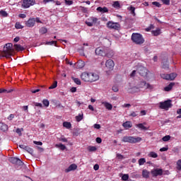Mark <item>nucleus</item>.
Listing matches in <instances>:
<instances>
[{
  "label": "nucleus",
  "mask_w": 181,
  "mask_h": 181,
  "mask_svg": "<svg viewBox=\"0 0 181 181\" xmlns=\"http://www.w3.org/2000/svg\"><path fill=\"white\" fill-rule=\"evenodd\" d=\"M13 52L14 49L13 48L12 43L6 44L3 52V56L4 57H9V56H12L13 54Z\"/></svg>",
  "instance_id": "f257e3e1"
},
{
  "label": "nucleus",
  "mask_w": 181,
  "mask_h": 181,
  "mask_svg": "<svg viewBox=\"0 0 181 181\" xmlns=\"http://www.w3.org/2000/svg\"><path fill=\"white\" fill-rule=\"evenodd\" d=\"M122 142H128L129 144H137V142L142 141V138L126 136L122 138Z\"/></svg>",
  "instance_id": "f03ea898"
},
{
  "label": "nucleus",
  "mask_w": 181,
  "mask_h": 181,
  "mask_svg": "<svg viewBox=\"0 0 181 181\" xmlns=\"http://www.w3.org/2000/svg\"><path fill=\"white\" fill-rule=\"evenodd\" d=\"M37 23H42V21L39 17L30 18L27 21H25V26L27 28H33Z\"/></svg>",
  "instance_id": "7ed1b4c3"
},
{
  "label": "nucleus",
  "mask_w": 181,
  "mask_h": 181,
  "mask_svg": "<svg viewBox=\"0 0 181 181\" xmlns=\"http://www.w3.org/2000/svg\"><path fill=\"white\" fill-rule=\"evenodd\" d=\"M132 40L134 43H136V45H142V43L145 42V40H144V37L139 33H133L132 35Z\"/></svg>",
  "instance_id": "20e7f679"
},
{
  "label": "nucleus",
  "mask_w": 181,
  "mask_h": 181,
  "mask_svg": "<svg viewBox=\"0 0 181 181\" xmlns=\"http://www.w3.org/2000/svg\"><path fill=\"white\" fill-rule=\"evenodd\" d=\"M158 105L161 110H165V111H168L169 108H172V101L168 100L164 102H160Z\"/></svg>",
  "instance_id": "39448f33"
},
{
  "label": "nucleus",
  "mask_w": 181,
  "mask_h": 181,
  "mask_svg": "<svg viewBox=\"0 0 181 181\" xmlns=\"http://www.w3.org/2000/svg\"><path fill=\"white\" fill-rule=\"evenodd\" d=\"M33 5H36V0H23L21 8H23V9H28V8L33 6Z\"/></svg>",
  "instance_id": "423d86ee"
},
{
  "label": "nucleus",
  "mask_w": 181,
  "mask_h": 181,
  "mask_svg": "<svg viewBox=\"0 0 181 181\" xmlns=\"http://www.w3.org/2000/svg\"><path fill=\"white\" fill-rule=\"evenodd\" d=\"M97 23H98V18L97 17H89L86 21V25L89 27L95 26Z\"/></svg>",
  "instance_id": "0eeeda50"
},
{
  "label": "nucleus",
  "mask_w": 181,
  "mask_h": 181,
  "mask_svg": "<svg viewBox=\"0 0 181 181\" xmlns=\"http://www.w3.org/2000/svg\"><path fill=\"white\" fill-rule=\"evenodd\" d=\"M161 78H163L164 80H168L170 81H173L177 77V74L176 73H172L170 74H163L160 75Z\"/></svg>",
  "instance_id": "6e6552de"
},
{
  "label": "nucleus",
  "mask_w": 181,
  "mask_h": 181,
  "mask_svg": "<svg viewBox=\"0 0 181 181\" xmlns=\"http://www.w3.org/2000/svg\"><path fill=\"white\" fill-rule=\"evenodd\" d=\"M107 48L105 47H100L95 49V54L98 56H107Z\"/></svg>",
  "instance_id": "1a4fd4ad"
},
{
  "label": "nucleus",
  "mask_w": 181,
  "mask_h": 181,
  "mask_svg": "<svg viewBox=\"0 0 181 181\" xmlns=\"http://www.w3.org/2000/svg\"><path fill=\"white\" fill-rule=\"evenodd\" d=\"M139 87V88H146V90H153V86L145 81L140 82Z\"/></svg>",
  "instance_id": "9d476101"
},
{
  "label": "nucleus",
  "mask_w": 181,
  "mask_h": 181,
  "mask_svg": "<svg viewBox=\"0 0 181 181\" xmlns=\"http://www.w3.org/2000/svg\"><path fill=\"white\" fill-rule=\"evenodd\" d=\"M114 66H115V64L114 63V61L112 59H108L105 62V67L107 70L109 71H111V70L114 69Z\"/></svg>",
  "instance_id": "9b49d317"
},
{
  "label": "nucleus",
  "mask_w": 181,
  "mask_h": 181,
  "mask_svg": "<svg viewBox=\"0 0 181 181\" xmlns=\"http://www.w3.org/2000/svg\"><path fill=\"white\" fill-rule=\"evenodd\" d=\"M107 26L109 29H115V30L119 29V24L118 23H114L112 21H109L107 23Z\"/></svg>",
  "instance_id": "f8f14e48"
},
{
  "label": "nucleus",
  "mask_w": 181,
  "mask_h": 181,
  "mask_svg": "<svg viewBox=\"0 0 181 181\" xmlns=\"http://www.w3.org/2000/svg\"><path fill=\"white\" fill-rule=\"evenodd\" d=\"M100 79V76L98 74L95 73L90 72V78H89V83H94V81H97Z\"/></svg>",
  "instance_id": "ddd939ff"
},
{
  "label": "nucleus",
  "mask_w": 181,
  "mask_h": 181,
  "mask_svg": "<svg viewBox=\"0 0 181 181\" xmlns=\"http://www.w3.org/2000/svg\"><path fill=\"white\" fill-rule=\"evenodd\" d=\"M81 80H83V81L90 83V72H83V74H81Z\"/></svg>",
  "instance_id": "4468645a"
},
{
  "label": "nucleus",
  "mask_w": 181,
  "mask_h": 181,
  "mask_svg": "<svg viewBox=\"0 0 181 181\" xmlns=\"http://www.w3.org/2000/svg\"><path fill=\"white\" fill-rule=\"evenodd\" d=\"M137 71L141 76H146L148 74V69L144 66L139 67Z\"/></svg>",
  "instance_id": "2eb2a0df"
},
{
  "label": "nucleus",
  "mask_w": 181,
  "mask_h": 181,
  "mask_svg": "<svg viewBox=\"0 0 181 181\" xmlns=\"http://www.w3.org/2000/svg\"><path fill=\"white\" fill-rule=\"evenodd\" d=\"M162 173H163V170H162V169L156 168L151 170V175L153 176H160L162 175Z\"/></svg>",
  "instance_id": "dca6fc26"
},
{
  "label": "nucleus",
  "mask_w": 181,
  "mask_h": 181,
  "mask_svg": "<svg viewBox=\"0 0 181 181\" xmlns=\"http://www.w3.org/2000/svg\"><path fill=\"white\" fill-rule=\"evenodd\" d=\"M77 169V165L74 163L69 166V168L65 169L66 173H69V172H71L73 170H76Z\"/></svg>",
  "instance_id": "f3484780"
},
{
  "label": "nucleus",
  "mask_w": 181,
  "mask_h": 181,
  "mask_svg": "<svg viewBox=\"0 0 181 181\" xmlns=\"http://www.w3.org/2000/svg\"><path fill=\"white\" fill-rule=\"evenodd\" d=\"M96 11H98V12H100L101 13H107L108 8L107 7L99 6L97 8Z\"/></svg>",
  "instance_id": "a211bd4d"
},
{
  "label": "nucleus",
  "mask_w": 181,
  "mask_h": 181,
  "mask_svg": "<svg viewBox=\"0 0 181 181\" xmlns=\"http://www.w3.org/2000/svg\"><path fill=\"white\" fill-rule=\"evenodd\" d=\"M103 105L105 107L106 110H109V111H111L112 110V105L110 104L108 102H102Z\"/></svg>",
  "instance_id": "6ab92c4d"
},
{
  "label": "nucleus",
  "mask_w": 181,
  "mask_h": 181,
  "mask_svg": "<svg viewBox=\"0 0 181 181\" xmlns=\"http://www.w3.org/2000/svg\"><path fill=\"white\" fill-rule=\"evenodd\" d=\"M75 66L76 69H83V67L85 66V64L83 61H78V62L75 63Z\"/></svg>",
  "instance_id": "aec40b11"
},
{
  "label": "nucleus",
  "mask_w": 181,
  "mask_h": 181,
  "mask_svg": "<svg viewBox=\"0 0 181 181\" xmlns=\"http://www.w3.org/2000/svg\"><path fill=\"white\" fill-rule=\"evenodd\" d=\"M122 125L125 129H129V128H132V123L129 121L123 123Z\"/></svg>",
  "instance_id": "412c9836"
},
{
  "label": "nucleus",
  "mask_w": 181,
  "mask_h": 181,
  "mask_svg": "<svg viewBox=\"0 0 181 181\" xmlns=\"http://www.w3.org/2000/svg\"><path fill=\"white\" fill-rule=\"evenodd\" d=\"M173 86H175V83L172 82L168 86L164 88V91H170L172 88H173Z\"/></svg>",
  "instance_id": "4be33fe9"
},
{
  "label": "nucleus",
  "mask_w": 181,
  "mask_h": 181,
  "mask_svg": "<svg viewBox=\"0 0 181 181\" xmlns=\"http://www.w3.org/2000/svg\"><path fill=\"white\" fill-rule=\"evenodd\" d=\"M0 129L1 131H4V132L8 131V125L5 124L4 123L0 122Z\"/></svg>",
  "instance_id": "5701e85b"
},
{
  "label": "nucleus",
  "mask_w": 181,
  "mask_h": 181,
  "mask_svg": "<svg viewBox=\"0 0 181 181\" xmlns=\"http://www.w3.org/2000/svg\"><path fill=\"white\" fill-rule=\"evenodd\" d=\"M145 125H146V123H140L136 124V127L138 128H139L140 129H143L144 131H146V129H148V127H145Z\"/></svg>",
  "instance_id": "b1692460"
},
{
  "label": "nucleus",
  "mask_w": 181,
  "mask_h": 181,
  "mask_svg": "<svg viewBox=\"0 0 181 181\" xmlns=\"http://www.w3.org/2000/svg\"><path fill=\"white\" fill-rule=\"evenodd\" d=\"M14 49L15 50H16L17 52H22L24 50L23 47H22L21 45H14Z\"/></svg>",
  "instance_id": "393cba45"
},
{
  "label": "nucleus",
  "mask_w": 181,
  "mask_h": 181,
  "mask_svg": "<svg viewBox=\"0 0 181 181\" xmlns=\"http://www.w3.org/2000/svg\"><path fill=\"white\" fill-rule=\"evenodd\" d=\"M112 6L116 9H119V8H121V4H119V1H114Z\"/></svg>",
  "instance_id": "a878e982"
},
{
  "label": "nucleus",
  "mask_w": 181,
  "mask_h": 181,
  "mask_svg": "<svg viewBox=\"0 0 181 181\" xmlns=\"http://www.w3.org/2000/svg\"><path fill=\"white\" fill-rule=\"evenodd\" d=\"M75 118H76L77 122H80V121H81L84 118V115L83 113L79 114L78 116H76Z\"/></svg>",
  "instance_id": "bb28decb"
},
{
  "label": "nucleus",
  "mask_w": 181,
  "mask_h": 181,
  "mask_svg": "<svg viewBox=\"0 0 181 181\" xmlns=\"http://www.w3.org/2000/svg\"><path fill=\"white\" fill-rule=\"evenodd\" d=\"M63 127H64V128H66V129H70V128H71V123L69 122H64L63 123Z\"/></svg>",
  "instance_id": "cd10ccee"
},
{
  "label": "nucleus",
  "mask_w": 181,
  "mask_h": 181,
  "mask_svg": "<svg viewBox=\"0 0 181 181\" xmlns=\"http://www.w3.org/2000/svg\"><path fill=\"white\" fill-rule=\"evenodd\" d=\"M39 33H40V35H45V33H47V28H46L45 27H42L39 30Z\"/></svg>",
  "instance_id": "c85d7f7f"
},
{
  "label": "nucleus",
  "mask_w": 181,
  "mask_h": 181,
  "mask_svg": "<svg viewBox=\"0 0 181 181\" xmlns=\"http://www.w3.org/2000/svg\"><path fill=\"white\" fill-rule=\"evenodd\" d=\"M142 176H143V177H145L146 179L149 177V172L146 170H143Z\"/></svg>",
  "instance_id": "c756f323"
},
{
  "label": "nucleus",
  "mask_w": 181,
  "mask_h": 181,
  "mask_svg": "<svg viewBox=\"0 0 181 181\" xmlns=\"http://www.w3.org/2000/svg\"><path fill=\"white\" fill-rule=\"evenodd\" d=\"M148 156H149V158H158V153L153 152V151H151Z\"/></svg>",
  "instance_id": "7c9ffc66"
},
{
  "label": "nucleus",
  "mask_w": 181,
  "mask_h": 181,
  "mask_svg": "<svg viewBox=\"0 0 181 181\" xmlns=\"http://www.w3.org/2000/svg\"><path fill=\"white\" fill-rule=\"evenodd\" d=\"M55 146L56 148H59V149H61V151H64V149H66V146L62 144H56Z\"/></svg>",
  "instance_id": "2f4dec72"
},
{
  "label": "nucleus",
  "mask_w": 181,
  "mask_h": 181,
  "mask_svg": "<svg viewBox=\"0 0 181 181\" xmlns=\"http://www.w3.org/2000/svg\"><path fill=\"white\" fill-rule=\"evenodd\" d=\"M12 91H13V89H9V90H6L4 88H0V94H2V93H12Z\"/></svg>",
  "instance_id": "473e14b6"
},
{
  "label": "nucleus",
  "mask_w": 181,
  "mask_h": 181,
  "mask_svg": "<svg viewBox=\"0 0 181 181\" xmlns=\"http://www.w3.org/2000/svg\"><path fill=\"white\" fill-rule=\"evenodd\" d=\"M11 162H12L13 163H18V162L19 163H22V161L19 159V158H11L10 159Z\"/></svg>",
  "instance_id": "72a5a7b5"
},
{
  "label": "nucleus",
  "mask_w": 181,
  "mask_h": 181,
  "mask_svg": "<svg viewBox=\"0 0 181 181\" xmlns=\"http://www.w3.org/2000/svg\"><path fill=\"white\" fill-rule=\"evenodd\" d=\"M88 151H89V152H95V151H97V147L89 146H88Z\"/></svg>",
  "instance_id": "f704fd0d"
},
{
  "label": "nucleus",
  "mask_w": 181,
  "mask_h": 181,
  "mask_svg": "<svg viewBox=\"0 0 181 181\" xmlns=\"http://www.w3.org/2000/svg\"><path fill=\"white\" fill-rule=\"evenodd\" d=\"M57 87V81H54V83L49 87V90H53Z\"/></svg>",
  "instance_id": "c9c22d12"
},
{
  "label": "nucleus",
  "mask_w": 181,
  "mask_h": 181,
  "mask_svg": "<svg viewBox=\"0 0 181 181\" xmlns=\"http://www.w3.org/2000/svg\"><path fill=\"white\" fill-rule=\"evenodd\" d=\"M0 15H1V16H3V18H6V17H8V13H7L6 11H4V10H1V11H0Z\"/></svg>",
  "instance_id": "e433bc0d"
},
{
  "label": "nucleus",
  "mask_w": 181,
  "mask_h": 181,
  "mask_svg": "<svg viewBox=\"0 0 181 181\" xmlns=\"http://www.w3.org/2000/svg\"><path fill=\"white\" fill-rule=\"evenodd\" d=\"M16 29H23V25H21V23L17 22L15 24Z\"/></svg>",
  "instance_id": "4c0bfd02"
},
{
  "label": "nucleus",
  "mask_w": 181,
  "mask_h": 181,
  "mask_svg": "<svg viewBox=\"0 0 181 181\" xmlns=\"http://www.w3.org/2000/svg\"><path fill=\"white\" fill-rule=\"evenodd\" d=\"M129 11H130L131 13L135 16V7L131 6L128 8Z\"/></svg>",
  "instance_id": "58836bf2"
},
{
  "label": "nucleus",
  "mask_w": 181,
  "mask_h": 181,
  "mask_svg": "<svg viewBox=\"0 0 181 181\" xmlns=\"http://www.w3.org/2000/svg\"><path fill=\"white\" fill-rule=\"evenodd\" d=\"M128 179H129V175L128 174H124L122 177V180L128 181Z\"/></svg>",
  "instance_id": "ea45409f"
},
{
  "label": "nucleus",
  "mask_w": 181,
  "mask_h": 181,
  "mask_svg": "<svg viewBox=\"0 0 181 181\" xmlns=\"http://www.w3.org/2000/svg\"><path fill=\"white\" fill-rule=\"evenodd\" d=\"M153 35H154V36H158L159 35H160V29H157L156 30L152 31Z\"/></svg>",
  "instance_id": "a19ab883"
},
{
  "label": "nucleus",
  "mask_w": 181,
  "mask_h": 181,
  "mask_svg": "<svg viewBox=\"0 0 181 181\" xmlns=\"http://www.w3.org/2000/svg\"><path fill=\"white\" fill-rule=\"evenodd\" d=\"M162 139L163 142H168V141L170 140V135L165 136L164 137H163Z\"/></svg>",
  "instance_id": "79ce46f5"
},
{
  "label": "nucleus",
  "mask_w": 181,
  "mask_h": 181,
  "mask_svg": "<svg viewBox=\"0 0 181 181\" xmlns=\"http://www.w3.org/2000/svg\"><path fill=\"white\" fill-rule=\"evenodd\" d=\"M177 170H181V159L177 161Z\"/></svg>",
  "instance_id": "37998d69"
},
{
  "label": "nucleus",
  "mask_w": 181,
  "mask_h": 181,
  "mask_svg": "<svg viewBox=\"0 0 181 181\" xmlns=\"http://www.w3.org/2000/svg\"><path fill=\"white\" fill-rule=\"evenodd\" d=\"M146 162V160H145V158H140L139 160V165L141 166L144 165Z\"/></svg>",
  "instance_id": "c03bdc74"
},
{
  "label": "nucleus",
  "mask_w": 181,
  "mask_h": 181,
  "mask_svg": "<svg viewBox=\"0 0 181 181\" xmlns=\"http://www.w3.org/2000/svg\"><path fill=\"white\" fill-rule=\"evenodd\" d=\"M25 151H27L28 153H33V149L30 148L29 146L25 147Z\"/></svg>",
  "instance_id": "a18cd8bd"
},
{
  "label": "nucleus",
  "mask_w": 181,
  "mask_h": 181,
  "mask_svg": "<svg viewBox=\"0 0 181 181\" xmlns=\"http://www.w3.org/2000/svg\"><path fill=\"white\" fill-rule=\"evenodd\" d=\"M57 44V41H50V42H47L45 43V45H50V46H52V45H54L56 46Z\"/></svg>",
  "instance_id": "49530a36"
},
{
  "label": "nucleus",
  "mask_w": 181,
  "mask_h": 181,
  "mask_svg": "<svg viewBox=\"0 0 181 181\" xmlns=\"http://www.w3.org/2000/svg\"><path fill=\"white\" fill-rule=\"evenodd\" d=\"M152 5H154L157 8H160V6H162V5L160 4H159V2H158V1H153L152 3Z\"/></svg>",
  "instance_id": "de8ad7c7"
},
{
  "label": "nucleus",
  "mask_w": 181,
  "mask_h": 181,
  "mask_svg": "<svg viewBox=\"0 0 181 181\" xmlns=\"http://www.w3.org/2000/svg\"><path fill=\"white\" fill-rule=\"evenodd\" d=\"M42 103H43V105H44L45 107H49V104H50V103H49V100H44L42 101Z\"/></svg>",
  "instance_id": "09e8293b"
},
{
  "label": "nucleus",
  "mask_w": 181,
  "mask_h": 181,
  "mask_svg": "<svg viewBox=\"0 0 181 181\" xmlns=\"http://www.w3.org/2000/svg\"><path fill=\"white\" fill-rule=\"evenodd\" d=\"M74 83H76V84H77L78 86H80V84H81V81H80V79L75 78H74Z\"/></svg>",
  "instance_id": "8fccbe9b"
},
{
  "label": "nucleus",
  "mask_w": 181,
  "mask_h": 181,
  "mask_svg": "<svg viewBox=\"0 0 181 181\" xmlns=\"http://www.w3.org/2000/svg\"><path fill=\"white\" fill-rule=\"evenodd\" d=\"M164 5H170V0H161Z\"/></svg>",
  "instance_id": "3c124183"
},
{
  "label": "nucleus",
  "mask_w": 181,
  "mask_h": 181,
  "mask_svg": "<svg viewBox=\"0 0 181 181\" xmlns=\"http://www.w3.org/2000/svg\"><path fill=\"white\" fill-rule=\"evenodd\" d=\"M14 118H15V115L11 114V115L7 117V119H8V121H12V119H13Z\"/></svg>",
  "instance_id": "603ef678"
},
{
  "label": "nucleus",
  "mask_w": 181,
  "mask_h": 181,
  "mask_svg": "<svg viewBox=\"0 0 181 181\" xmlns=\"http://www.w3.org/2000/svg\"><path fill=\"white\" fill-rule=\"evenodd\" d=\"M23 130V129H19L18 128L16 130V132L17 134H18V135L21 136V135H22V131Z\"/></svg>",
  "instance_id": "864d4df0"
},
{
  "label": "nucleus",
  "mask_w": 181,
  "mask_h": 181,
  "mask_svg": "<svg viewBox=\"0 0 181 181\" xmlns=\"http://www.w3.org/2000/svg\"><path fill=\"white\" fill-rule=\"evenodd\" d=\"M118 86H112V91H114L115 93H118Z\"/></svg>",
  "instance_id": "5fc2aeb1"
},
{
  "label": "nucleus",
  "mask_w": 181,
  "mask_h": 181,
  "mask_svg": "<svg viewBox=\"0 0 181 181\" xmlns=\"http://www.w3.org/2000/svg\"><path fill=\"white\" fill-rule=\"evenodd\" d=\"M66 5H73V1L71 0H65Z\"/></svg>",
  "instance_id": "6e6d98bb"
},
{
  "label": "nucleus",
  "mask_w": 181,
  "mask_h": 181,
  "mask_svg": "<svg viewBox=\"0 0 181 181\" xmlns=\"http://www.w3.org/2000/svg\"><path fill=\"white\" fill-rule=\"evenodd\" d=\"M117 159H120V160H122V159H124V156H122L119 153H117Z\"/></svg>",
  "instance_id": "4d7b16f0"
},
{
  "label": "nucleus",
  "mask_w": 181,
  "mask_h": 181,
  "mask_svg": "<svg viewBox=\"0 0 181 181\" xmlns=\"http://www.w3.org/2000/svg\"><path fill=\"white\" fill-rule=\"evenodd\" d=\"M18 18H21V19H25V18H26V14L21 13L18 15Z\"/></svg>",
  "instance_id": "13d9d810"
},
{
  "label": "nucleus",
  "mask_w": 181,
  "mask_h": 181,
  "mask_svg": "<svg viewBox=\"0 0 181 181\" xmlns=\"http://www.w3.org/2000/svg\"><path fill=\"white\" fill-rule=\"evenodd\" d=\"M22 108H23V110L24 111H25V112H29V110H28V109H29V107H28V105L23 106Z\"/></svg>",
  "instance_id": "bf43d9fd"
},
{
  "label": "nucleus",
  "mask_w": 181,
  "mask_h": 181,
  "mask_svg": "<svg viewBox=\"0 0 181 181\" xmlns=\"http://www.w3.org/2000/svg\"><path fill=\"white\" fill-rule=\"evenodd\" d=\"M93 127L95 129H100V128H101V126L98 124H95Z\"/></svg>",
  "instance_id": "052dcab7"
},
{
  "label": "nucleus",
  "mask_w": 181,
  "mask_h": 181,
  "mask_svg": "<svg viewBox=\"0 0 181 181\" xmlns=\"http://www.w3.org/2000/svg\"><path fill=\"white\" fill-rule=\"evenodd\" d=\"M33 144H35V145H40V146L43 145V143H42L41 141H33Z\"/></svg>",
  "instance_id": "680f3d73"
},
{
  "label": "nucleus",
  "mask_w": 181,
  "mask_h": 181,
  "mask_svg": "<svg viewBox=\"0 0 181 181\" xmlns=\"http://www.w3.org/2000/svg\"><path fill=\"white\" fill-rule=\"evenodd\" d=\"M168 147H163L160 149V152H166L168 151Z\"/></svg>",
  "instance_id": "e2e57ef3"
},
{
  "label": "nucleus",
  "mask_w": 181,
  "mask_h": 181,
  "mask_svg": "<svg viewBox=\"0 0 181 181\" xmlns=\"http://www.w3.org/2000/svg\"><path fill=\"white\" fill-rule=\"evenodd\" d=\"M122 107L123 108H129V107H131V104L129 103L124 104Z\"/></svg>",
  "instance_id": "0e129e2a"
},
{
  "label": "nucleus",
  "mask_w": 181,
  "mask_h": 181,
  "mask_svg": "<svg viewBox=\"0 0 181 181\" xmlns=\"http://www.w3.org/2000/svg\"><path fill=\"white\" fill-rule=\"evenodd\" d=\"M93 169H94V170H98V169H100V165H98V164H95L93 166Z\"/></svg>",
  "instance_id": "69168bd1"
},
{
  "label": "nucleus",
  "mask_w": 181,
  "mask_h": 181,
  "mask_svg": "<svg viewBox=\"0 0 181 181\" xmlns=\"http://www.w3.org/2000/svg\"><path fill=\"white\" fill-rule=\"evenodd\" d=\"M96 142L97 144H101V142H103V140L101 139V138L98 137L96 138Z\"/></svg>",
  "instance_id": "338daca9"
},
{
  "label": "nucleus",
  "mask_w": 181,
  "mask_h": 181,
  "mask_svg": "<svg viewBox=\"0 0 181 181\" xmlns=\"http://www.w3.org/2000/svg\"><path fill=\"white\" fill-rule=\"evenodd\" d=\"M35 107H40V108H42V103H35Z\"/></svg>",
  "instance_id": "774afa93"
}]
</instances>
